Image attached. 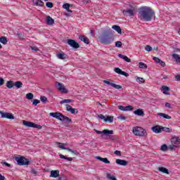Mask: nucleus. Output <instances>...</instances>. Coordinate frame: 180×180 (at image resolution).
<instances>
[{
  "label": "nucleus",
  "mask_w": 180,
  "mask_h": 180,
  "mask_svg": "<svg viewBox=\"0 0 180 180\" xmlns=\"http://www.w3.org/2000/svg\"><path fill=\"white\" fill-rule=\"evenodd\" d=\"M155 15L151 7L143 6L138 9V18L143 22H151L153 18Z\"/></svg>",
  "instance_id": "f257e3e1"
},
{
  "label": "nucleus",
  "mask_w": 180,
  "mask_h": 180,
  "mask_svg": "<svg viewBox=\"0 0 180 180\" xmlns=\"http://www.w3.org/2000/svg\"><path fill=\"white\" fill-rule=\"evenodd\" d=\"M98 39L102 44L109 46V44H111L112 42L115 41V35H113L112 31H107L103 32Z\"/></svg>",
  "instance_id": "f03ea898"
},
{
  "label": "nucleus",
  "mask_w": 180,
  "mask_h": 180,
  "mask_svg": "<svg viewBox=\"0 0 180 180\" xmlns=\"http://www.w3.org/2000/svg\"><path fill=\"white\" fill-rule=\"evenodd\" d=\"M94 131L97 134H101V137L105 136L106 140H111L112 141L116 140V136L109 135L113 134V130L104 129L103 131H98L97 129H94Z\"/></svg>",
  "instance_id": "7ed1b4c3"
},
{
  "label": "nucleus",
  "mask_w": 180,
  "mask_h": 180,
  "mask_svg": "<svg viewBox=\"0 0 180 180\" xmlns=\"http://www.w3.org/2000/svg\"><path fill=\"white\" fill-rule=\"evenodd\" d=\"M49 115L52 117L58 119V120H60L61 122H66L67 124H70V123L72 122V120L70 117L63 115L60 112H50Z\"/></svg>",
  "instance_id": "20e7f679"
},
{
  "label": "nucleus",
  "mask_w": 180,
  "mask_h": 180,
  "mask_svg": "<svg viewBox=\"0 0 180 180\" xmlns=\"http://www.w3.org/2000/svg\"><path fill=\"white\" fill-rule=\"evenodd\" d=\"M132 131L135 136L140 137H146L147 136V131L141 127H133Z\"/></svg>",
  "instance_id": "39448f33"
},
{
  "label": "nucleus",
  "mask_w": 180,
  "mask_h": 180,
  "mask_svg": "<svg viewBox=\"0 0 180 180\" xmlns=\"http://www.w3.org/2000/svg\"><path fill=\"white\" fill-rule=\"evenodd\" d=\"M15 161L17 162L18 165L23 166V165H29V160L26 158L21 156V157H15Z\"/></svg>",
  "instance_id": "423d86ee"
},
{
  "label": "nucleus",
  "mask_w": 180,
  "mask_h": 180,
  "mask_svg": "<svg viewBox=\"0 0 180 180\" xmlns=\"http://www.w3.org/2000/svg\"><path fill=\"white\" fill-rule=\"evenodd\" d=\"M114 82L115 81L113 80H103L104 84H107V85H110V86H112L113 88H115V89H122V86L116 84Z\"/></svg>",
  "instance_id": "0eeeda50"
},
{
  "label": "nucleus",
  "mask_w": 180,
  "mask_h": 180,
  "mask_svg": "<svg viewBox=\"0 0 180 180\" xmlns=\"http://www.w3.org/2000/svg\"><path fill=\"white\" fill-rule=\"evenodd\" d=\"M56 84V88L57 89H58L60 92H62V94H68V91L67 90L65 86H64V84L58 82H57Z\"/></svg>",
  "instance_id": "6e6552de"
},
{
  "label": "nucleus",
  "mask_w": 180,
  "mask_h": 180,
  "mask_svg": "<svg viewBox=\"0 0 180 180\" xmlns=\"http://www.w3.org/2000/svg\"><path fill=\"white\" fill-rule=\"evenodd\" d=\"M67 43L70 47H72V49H79L80 47L79 44L74 39H68Z\"/></svg>",
  "instance_id": "1a4fd4ad"
},
{
  "label": "nucleus",
  "mask_w": 180,
  "mask_h": 180,
  "mask_svg": "<svg viewBox=\"0 0 180 180\" xmlns=\"http://www.w3.org/2000/svg\"><path fill=\"white\" fill-rule=\"evenodd\" d=\"M0 115L3 119H10V120H13L15 117L13 114L9 112H4L3 111H0Z\"/></svg>",
  "instance_id": "9d476101"
},
{
  "label": "nucleus",
  "mask_w": 180,
  "mask_h": 180,
  "mask_svg": "<svg viewBox=\"0 0 180 180\" xmlns=\"http://www.w3.org/2000/svg\"><path fill=\"white\" fill-rule=\"evenodd\" d=\"M122 13L124 16H126V17L134 16V10H130L129 8H127L126 10L122 11Z\"/></svg>",
  "instance_id": "9b49d317"
},
{
  "label": "nucleus",
  "mask_w": 180,
  "mask_h": 180,
  "mask_svg": "<svg viewBox=\"0 0 180 180\" xmlns=\"http://www.w3.org/2000/svg\"><path fill=\"white\" fill-rule=\"evenodd\" d=\"M172 146H174L176 148L180 147V141L179 138L174 136L171 139Z\"/></svg>",
  "instance_id": "f8f14e48"
},
{
  "label": "nucleus",
  "mask_w": 180,
  "mask_h": 180,
  "mask_svg": "<svg viewBox=\"0 0 180 180\" xmlns=\"http://www.w3.org/2000/svg\"><path fill=\"white\" fill-rule=\"evenodd\" d=\"M118 109L120 110H122V112H127L130 110H133V106L131 105H128V106H123V105H119Z\"/></svg>",
  "instance_id": "ddd939ff"
},
{
  "label": "nucleus",
  "mask_w": 180,
  "mask_h": 180,
  "mask_svg": "<svg viewBox=\"0 0 180 180\" xmlns=\"http://www.w3.org/2000/svg\"><path fill=\"white\" fill-rule=\"evenodd\" d=\"M151 129L154 133L159 134L161 133V131H162V127L160 125H155Z\"/></svg>",
  "instance_id": "4468645a"
},
{
  "label": "nucleus",
  "mask_w": 180,
  "mask_h": 180,
  "mask_svg": "<svg viewBox=\"0 0 180 180\" xmlns=\"http://www.w3.org/2000/svg\"><path fill=\"white\" fill-rule=\"evenodd\" d=\"M115 72L117 74H120V75H124V77H129V73L122 71L120 68H115L114 69Z\"/></svg>",
  "instance_id": "2eb2a0df"
},
{
  "label": "nucleus",
  "mask_w": 180,
  "mask_h": 180,
  "mask_svg": "<svg viewBox=\"0 0 180 180\" xmlns=\"http://www.w3.org/2000/svg\"><path fill=\"white\" fill-rule=\"evenodd\" d=\"M115 162L118 165H122L123 167H126V165L129 164V162H127V160H120V159H116Z\"/></svg>",
  "instance_id": "dca6fc26"
},
{
  "label": "nucleus",
  "mask_w": 180,
  "mask_h": 180,
  "mask_svg": "<svg viewBox=\"0 0 180 180\" xmlns=\"http://www.w3.org/2000/svg\"><path fill=\"white\" fill-rule=\"evenodd\" d=\"M66 110H68V112H70L72 115H75V110L76 113H78V110L75 108H72L70 105H66Z\"/></svg>",
  "instance_id": "f3484780"
},
{
  "label": "nucleus",
  "mask_w": 180,
  "mask_h": 180,
  "mask_svg": "<svg viewBox=\"0 0 180 180\" xmlns=\"http://www.w3.org/2000/svg\"><path fill=\"white\" fill-rule=\"evenodd\" d=\"M50 176L51 178H58V176H60V171H58V170L51 171Z\"/></svg>",
  "instance_id": "a211bd4d"
},
{
  "label": "nucleus",
  "mask_w": 180,
  "mask_h": 180,
  "mask_svg": "<svg viewBox=\"0 0 180 180\" xmlns=\"http://www.w3.org/2000/svg\"><path fill=\"white\" fill-rule=\"evenodd\" d=\"M134 114L136 116H141V117H143L144 116V110L139 108L134 111Z\"/></svg>",
  "instance_id": "6ab92c4d"
},
{
  "label": "nucleus",
  "mask_w": 180,
  "mask_h": 180,
  "mask_svg": "<svg viewBox=\"0 0 180 180\" xmlns=\"http://www.w3.org/2000/svg\"><path fill=\"white\" fill-rule=\"evenodd\" d=\"M96 160H98L99 161H101L102 162H104L105 164H110V161L108 160L106 158H102L101 156H96Z\"/></svg>",
  "instance_id": "aec40b11"
},
{
  "label": "nucleus",
  "mask_w": 180,
  "mask_h": 180,
  "mask_svg": "<svg viewBox=\"0 0 180 180\" xmlns=\"http://www.w3.org/2000/svg\"><path fill=\"white\" fill-rule=\"evenodd\" d=\"M32 2L35 6H44V3L41 0H32Z\"/></svg>",
  "instance_id": "412c9836"
},
{
  "label": "nucleus",
  "mask_w": 180,
  "mask_h": 180,
  "mask_svg": "<svg viewBox=\"0 0 180 180\" xmlns=\"http://www.w3.org/2000/svg\"><path fill=\"white\" fill-rule=\"evenodd\" d=\"M79 39L81 40V41H84V43L86 44H89V39L85 37V36L79 35Z\"/></svg>",
  "instance_id": "4be33fe9"
},
{
  "label": "nucleus",
  "mask_w": 180,
  "mask_h": 180,
  "mask_svg": "<svg viewBox=\"0 0 180 180\" xmlns=\"http://www.w3.org/2000/svg\"><path fill=\"white\" fill-rule=\"evenodd\" d=\"M46 25H49V26L54 25V19H53L50 16H47L46 17Z\"/></svg>",
  "instance_id": "5701e85b"
},
{
  "label": "nucleus",
  "mask_w": 180,
  "mask_h": 180,
  "mask_svg": "<svg viewBox=\"0 0 180 180\" xmlns=\"http://www.w3.org/2000/svg\"><path fill=\"white\" fill-rule=\"evenodd\" d=\"M118 57H120V58H122V60H124V61H127V63H131V59L129 58L127 56L122 55V54H118Z\"/></svg>",
  "instance_id": "b1692460"
},
{
  "label": "nucleus",
  "mask_w": 180,
  "mask_h": 180,
  "mask_svg": "<svg viewBox=\"0 0 180 180\" xmlns=\"http://www.w3.org/2000/svg\"><path fill=\"white\" fill-rule=\"evenodd\" d=\"M172 56V58H174V60H175L176 63H177V64H180V56H179V55H178L176 53H173Z\"/></svg>",
  "instance_id": "393cba45"
},
{
  "label": "nucleus",
  "mask_w": 180,
  "mask_h": 180,
  "mask_svg": "<svg viewBox=\"0 0 180 180\" xmlns=\"http://www.w3.org/2000/svg\"><path fill=\"white\" fill-rule=\"evenodd\" d=\"M112 29L115 30V32H117V33H119V34H122V28H120V26H118V25H112Z\"/></svg>",
  "instance_id": "a878e982"
},
{
  "label": "nucleus",
  "mask_w": 180,
  "mask_h": 180,
  "mask_svg": "<svg viewBox=\"0 0 180 180\" xmlns=\"http://www.w3.org/2000/svg\"><path fill=\"white\" fill-rule=\"evenodd\" d=\"M162 92H163V94H165V95H169V93H168V91H169V87H168L167 86H162Z\"/></svg>",
  "instance_id": "bb28decb"
},
{
  "label": "nucleus",
  "mask_w": 180,
  "mask_h": 180,
  "mask_svg": "<svg viewBox=\"0 0 180 180\" xmlns=\"http://www.w3.org/2000/svg\"><path fill=\"white\" fill-rule=\"evenodd\" d=\"M57 57H58V58H59V60H65V58H67V54H65L64 53H58Z\"/></svg>",
  "instance_id": "cd10ccee"
},
{
  "label": "nucleus",
  "mask_w": 180,
  "mask_h": 180,
  "mask_svg": "<svg viewBox=\"0 0 180 180\" xmlns=\"http://www.w3.org/2000/svg\"><path fill=\"white\" fill-rule=\"evenodd\" d=\"M70 5L68 3H66V4L63 5V8L64 9H66V11H68L69 12V13H72V11L70 10Z\"/></svg>",
  "instance_id": "c85d7f7f"
},
{
  "label": "nucleus",
  "mask_w": 180,
  "mask_h": 180,
  "mask_svg": "<svg viewBox=\"0 0 180 180\" xmlns=\"http://www.w3.org/2000/svg\"><path fill=\"white\" fill-rule=\"evenodd\" d=\"M6 86L8 88V89H11L15 86V83L13 81H8L6 82Z\"/></svg>",
  "instance_id": "c756f323"
},
{
  "label": "nucleus",
  "mask_w": 180,
  "mask_h": 180,
  "mask_svg": "<svg viewBox=\"0 0 180 180\" xmlns=\"http://www.w3.org/2000/svg\"><path fill=\"white\" fill-rule=\"evenodd\" d=\"M31 127H32L33 129H38L39 130H41V129H43V127L41 125L37 124L34 122H32V124H31Z\"/></svg>",
  "instance_id": "7c9ffc66"
},
{
  "label": "nucleus",
  "mask_w": 180,
  "mask_h": 180,
  "mask_svg": "<svg viewBox=\"0 0 180 180\" xmlns=\"http://www.w3.org/2000/svg\"><path fill=\"white\" fill-rule=\"evenodd\" d=\"M14 86L17 87V89H19L20 88H22V86H23V83H22V82L20 81H17L14 83Z\"/></svg>",
  "instance_id": "2f4dec72"
},
{
  "label": "nucleus",
  "mask_w": 180,
  "mask_h": 180,
  "mask_svg": "<svg viewBox=\"0 0 180 180\" xmlns=\"http://www.w3.org/2000/svg\"><path fill=\"white\" fill-rule=\"evenodd\" d=\"M158 116H160L161 117H164L165 119H172L171 116L165 114V113H162V112H159L158 114Z\"/></svg>",
  "instance_id": "473e14b6"
},
{
  "label": "nucleus",
  "mask_w": 180,
  "mask_h": 180,
  "mask_svg": "<svg viewBox=\"0 0 180 180\" xmlns=\"http://www.w3.org/2000/svg\"><path fill=\"white\" fill-rule=\"evenodd\" d=\"M158 169L160 172H163V174H169L168 169L165 167H158Z\"/></svg>",
  "instance_id": "72a5a7b5"
},
{
  "label": "nucleus",
  "mask_w": 180,
  "mask_h": 180,
  "mask_svg": "<svg viewBox=\"0 0 180 180\" xmlns=\"http://www.w3.org/2000/svg\"><path fill=\"white\" fill-rule=\"evenodd\" d=\"M106 178L107 179H109V180H117V179H116V176H112V174L109 173H106Z\"/></svg>",
  "instance_id": "f704fd0d"
},
{
  "label": "nucleus",
  "mask_w": 180,
  "mask_h": 180,
  "mask_svg": "<svg viewBox=\"0 0 180 180\" xmlns=\"http://www.w3.org/2000/svg\"><path fill=\"white\" fill-rule=\"evenodd\" d=\"M162 131H165V133H172V129L168 127H162Z\"/></svg>",
  "instance_id": "c9c22d12"
},
{
  "label": "nucleus",
  "mask_w": 180,
  "mask_h": 180,
  "mask_svg": "<svg viewBox=\"0 0 180 180\" xmlns=\"http://www.w3.org/2000/svg\"><path fill=\"white\" fill-rule=\"evenodd\" d=\"M0 43H2V44H6L8 43V39L6 37H1L0 38Z\"/></svg>",
  "instance_id": "e433bc0d"
},
{
  "label": "nucleus",
  "mask_w": 180,
  "mask_h": 180,
  "mask_svg": "<svg viewBox=\"0 0 180 180\" xmlns=\"http://www.w3.org/2000/svg\"><path fill=\"white\" fill-rule=\"evenodd\" d=\"M59 158L62 160H67L68 161H72V158H67V156H64L63 154L59 155Z\"/></svg>",
  "instance_id": "4c0bfd02"
},
{
  "label": "nucleus",
  "mask_w": 180,
  "mask_h": 180,
  "mask_svg": "<svg viewBox=\"0 0 180 180\" xmlns=\"http://www.w3.org/2000/svg\"><path fill=\"white\" fill-rule=\"evenodd\" d=\"M136 82H139V84H144L146 80L143 77H136Z\"/></svg>",
  "instance_id": "58836bf2"
},
{
  "label": "nucleus",
  "mask_w": 180,
  "mask_h": 180,
  "mask_svg": "<svg viewBox=\"0 0 180 180\" xmlns=\"http://www.w3.org/2000/svg\"><path fill=\"white\" fill-rule=\"evenodd\" d=\"M104 122H109V123H113V116H108L104 120Z\"/></svg>",
  "instance_id": "ea45409f"
},
{
  "label": "nucleus",
  "mask_w": 180,
  "mask_h": 180,
  "mask_svg": "<svg viewBox=\"0 0 180 180\" xmlns=\"http://www.w3.org/2000/svg\"><path fill=\"white\" fill-rule=\"evenodd\" d=\"M34 96L33 95V94H32V93H28V94H26L25 98H26V99H28V100H30V101H32V99H33Z\"/></svg>",
  "instance_id": "a19ab883"
},
{
  "label": "nucleus",
  "mask_w": 180,
  "mask_h": 180,
  "mask_svg": "<svg viewBox=\"0 0 180 180\" xmlns=\"http://www.w3.org/2000/svg\"><path fill=\"white\" fill-rule=\"evenodd\" d=\"M22 123H23L24 126H27V127H32V122L23 120Z\"/></svg>",
  "instance_id": "79ce46f5"
},
{
  "label": "nucleus",
  "mask_w": 180,
  "mask_h": 180,
  "mask_svg": "<svg viewBox=\"0 0 180 180\" xmlns=\"http://www.w3.org/2000/svg\"><path fill=\"white\" fill-rule=\"evenodd\" d=\"M127 9H130L131 11H136V5L134 4H129Z\"/></svg>",
  "instance_id": "37998d69"
},
{
  "label": "nucleus",
  "mask_w": 180,
  "mask_h": 180,
  "mask_svg": "<svg viewBox=\"0 0 180 180\" xmlns=\"http://www.w3.org/2000/svg\"><path fill=\"white\" fill-rule=\"evenodd\" d=\"M139 67L140 68H142V69H146V68H147V65H146V63H143V62H140V63H139Z\"/></svg>",
  "instance_id": "c03bdc74"
},
{
  "label": "nucleus",
  "mask_w": 180,
  "mask_h": 180,
  "mask_svg": "<svg viewBox=\"0 0 180 180\" xmlns=\"http://www.w3.org/2000/svg\"><path fill=\"white\" fill-rule=\"evenodd\" d=\"M40 101L42 102V103H47V97L46 96H41Z\"/></svg>",
  "instance_id": "a18cd8bd"
},
{
  "label": "nucleus",
  "mask_w": 180,
  "mask_h": 180,
  "mask_svg": "<svg viewBox=\"0 0 180 180\" xmlns=\"http://www.w3.org/2000/svg\"><path fill=\"white\" fill-rule=\"evenodd\" d=\"M39 103H40V100H38V99H34L32 101V105H34V106H37V105H39Z\"/></svg>",
  "instance_id": "49530a36"
},
{
  "label": "nucleus",
  "mask_w": 180,
  "mask_h": 180,
  "mask_svg": "<svg viewBox=\"0 0 180 180\" xmlns=\"http://www.w3.org/2000/svg\"><path fill=\"white\" fill-rule=\"evenodd\" d=\"M160 150L162 151H167V150H168V146L166 144H163Z\"/></svg>",
  "instance_id": "de8ad7c7"
},
{
  "label": "nucleus",
  "mask_w": 180,
  "mask_h": 180,
  "mask_svg": "<svg viewBox=\"0 0 180 180\" xmlns=\"http://www.w3.org/2000/svg\"><path fill=\"white\" fill-rule=\"evenodd\" d=\"M70 102H72V100L71 99H64L63 101H60V103H70Z\"/></svg>",
  "instance_id": "09e8293b"
},
{
  "label": "nucleus",
  "mask_w": 180,
  "mask_h": 180,
  "mask_svg": "<svg viewBox=\"0 0 180 180\" xmlns=\"http://www.w3.org/2000/svg\"><path fill=\"white\" fill-rule=\"evenodd\" d=\"M122 41H117L115 42V47H118V49H120L122 47Z\"/></svg>",
  "instance_id": "8fccbe9b"
},
{
  "label": "nucleus",
  "mask_w": 180,
  "mask_h": 180,
  "mask_svg": "<svg viewBox=\"0 0 180 180\" xmlns=\"http://www.w3.org/2000/svg\"><path fill=\"white\" fill-rule=\"evenodd\" d=\"M57 144H58L59 148H61L62 150L65 149V147H64V143L58 142Z\"/></svg>",
  "instance_id": "3c124183"
},
{
  "label": "nucleus",
  "mask_w": 180,
  "mask_h": 180,
  "mask_svg": "<svg viewBox=\"0 0 180 180\" xmlns=\"http://www.w3.org/2000/svg\"><path fill=\"white\" fill-rule=\"evenodd\" d=\"M145 50L146 51H149L150 52V51H151L153 50V47L150 46V45H147L145 47Z\"/></svg>",
  "instance_id": "603ef678"
},
{
  "label": "nucleus",
  "mask_w": 180,
  "mask_h": 180,
  "mask_svg": "<svg viewBox=\"0 0 180 180\" xmlns=\"http://www.w3.org/2000/svg\"><path fill=\"white\" fill-rule=\"evenodd\" d=\"M46 6H47V8H53V6H54V5L51 2H46Z\"/></svg>",
  "instance_id": "864d4df0"
},
{
  "label": "nucleus",
  "mask_w": 180,
  "mask_h": 180,
  "mask_svg": "<svg viewBox=\"0 0 180 180\" xmlns=\"http://www.w3.org/2000/svg\"><path fill=\"white\" fill-rule=\"evenodd\" d=\"M17 36H18L19 39H21V40H23L25 39V35L20 34V33H17Z\"/></svg>",
  "instance_id": "5fc2aeb1"
},
{
  "label": "nucleus",
  "mask_w": 180,
  "mask_h": 180,
  "mask_svg": "<svg viewBox=\"0 0 180 180\" xmlns=\"http://www.w3.org/2000/svg\"><path fill=\"white\" fill-rule=\"evenodd\" d=\"M1 164H2V165H6V167H8V168H11V164L6 162H1Z\"/></svg>",
  "instance_id": "6e6d98bb"
},
{
  "label": "nucleus",
  "mask_w": 180,
  "mask_h": 180,
  "mask_svg": "<svg viewBox=\"0 0 180 180\" xmlns=\"http://www.w3.org/2000/svg\"><path fill=\"white\" fill-rule=\"evenodd\" d=\"M153 60H155V62H156L158 64H159L160 61L161 60V59L158 58V57L154 56Z\"/></svg>",
  "instance_id": "4d7b16f0"
},
{
  "label": "nucleus",
  "mask_w": 180,
  "mask_h": 180,
  "mask_svg": "<svg viewBox=\"0 0 180 180\" xmlns=\"http://www.w3.org/2000/svg\"><path fill=\"white\" fill-rule=\"evenodd\" d=\"M167 148H169V150H171V151H172V150H175V148H176V147H175V146H174V145H172V146H167Z\"/></svg>",
  "instance_id": "13d9d810"
},
{
  "label": "nucleus",
  "mask_w": 180,
  "mask_h": 180,
  "mask_svg": "<svg viewBox=\"0 0 180 180\" xmlns=\"http://www.w3.org/2000/svg\"><path fill=\"white\" fill-rule=\"evenodd\" d=\"M98 117H99V119H101V120H104L105 121V119H106L105 117V115H102V114H100L98 115Z\"/></svg>",
  "instance_id": "bf43d9fd"
},
{
  "label": "nucleus",
  "mask_w": 180,
  "mask_h": 180,
  "mask_svg": "<svg viewBox=\"0 0 180 180\" xmlns=\"http://www.w3.org/2000/svg\"><path fill=\"white\" fill-rule=\"evenodd\" d=\"M30 49L34 51H39V48H37V46H30Z\"/></svg>",
  "instance_id": "052dcab7"
},
{
  "label": "nucleus",
  "mask_w": 180,
  "mask_h": 180,
  "mask_svg": "<svg viewBox=\"0 0 180 180\" xmlns=\"http://www.w3.org/2000/svg\"><path fill=\"white\" fill-rule=\"evenodd\" d=\"M114 154H115V155H122V152H120V150H115L114 152Z\"/></svg>",
  "instance_id": "680f3d73"
},
{
  "label": "nucleus",
  "mask_w": 180,
  "mask_h": 180,
  "mask_svg": "<svg viewBox=\"0 0 180 180\" xmlns=\"http://www.w3.org/2000/svg\"><path fill=\"white\" fill-rule=\"evenodd\" d=\"M165 107L168 108L169 109H172V106H171L169 103H165Z\"/></svg>",
  "instance_id": "e2e57ef3"
},
{
  "label": "nucleus",
  "mask_w": 180,
  "mask_h": 180,
  "mask_svg": "<svg viewBox=\"0 0 180 180\" xmlns=\"http://www.w3.org/2000/svg\"><path fill=\"white\" fill-rule=\"evenodd\" d=\"M160 65H161V67H165V62L162 61L160 60V61L159 62Z\"/></svg>",
  "instance_id": "0e129e2a"
},
{
  "label": "nucleus",
  "mask_w": 180,
  "mask_h": 180,
  "mask_svg": "<svg viewBox=\"0 0 180 180\" xmlns=\"http://www.w3.org/2000/svg\"><path fill=\"white\" fill-rule=\"evenodd\" d=\"M118 119H120V120H126V117H124V116H119Z\"/></svg>",
  "instance_id": "69168bd1"
},
{
  "label": "nucleus",
  "mask_w": 180,
  "mask_h": 180,
  "mask_svg": "<svg viewBox=\"0 0 180 180\" xmlns=\"http://www.w3.org/2000/svg\"><path fill=\"white\" fill-rule=\"evenodd\" d=\"M4 82H5V81L4 80V79L0 78V86L4 85Z\"/></svg>",
  "instance_id": "338daca9"
},
{
  "label": "nucleus",
  "mask_w": 180,
  "mask_h": 180,
  "mask_svg": "<svg viewBox=\"0 0 180 180\" xmlns=\"http://www.w3.org/2000/svg\"><path fill=\"white\" fill-rule=\"evenodd\" d=\"M176 81H180V75H177L175 76Z\"/></svg>",
  "instance_id": "774afa93"
}]
</instances>
